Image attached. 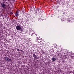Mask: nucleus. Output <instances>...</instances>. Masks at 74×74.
Returning <instances> with one entry per match:
<instances>
[{
    "instance_id": "f257e3e1",
    "label": "nucleus",
    "mask_w": 74,
    "mask_h": 74,
    "mask_svg": "<svg viewBox=\"0 0 74 74\" xmlns=\"http://www.w3.org/2000/svg\"><path fill=\"white\" fill-rule=\"evenodd\" d=\"M1 4V7H3V9L5 10V9L6 8V5H5L4 3H3Z\"/></svg>"
},
{
    "instance_id": "f03ea898",
    "label": "nucleus",
    "mask_w": 74,
    "mask_h": 74,
    "mask_svg": "<svg viewBox=\"0 0 74 74\" xmlns=\"http://www.w3.org/2000/svg\"><path fill=\"white\" fill-rule=\"evenodd\" d=\"M33 57L34 58V60H37V59H38V57L35 54H33Z\"/></svg>"
},
{
    "instance_id": "7ed1b4c3",
    "label": "nucleus",
    "mask_w": 74,
    "mask_h": 74,
    "mask_svg": "<svg viewBox=\"0 0 74 74\" xmlns=\"http://www.w3.org/2000/svg\"><path fill=\"white\" fill-rule=\"evenodd\" d=\"M5 61H7V62H10L11 60V59L8 58L7 57H6L5 58Z\"/></svg>"
},
{
    "instance_id": "20e7f679",
    "label": "nucleus",
    "mask_w": 74,
    "mask_h": 74,
    "mask_svg": "<svg viewBox=\"0 0 74 74\" xmlns=\"http://www.w3.org/2000/svg\"><path fill=\"white\" fill-rule=\"evenodd\" d=\"M16 29L17 30H21V27L19 25H17L16 27Z\"/></svg>"
},
{
    "instance_id": "39448f33",
    "label": "nucleus",
    "mask_w": 74,
    "mask_h": 74,
    "mask_svg": "<svg viewBox=\"0 0 74 74\" xmlns=\"http://www.w3.org/2000/svg\"><path fill=\"white\" fill-rule=\"evenodd\" d=\"M52 60L53 62L55 61V60H56V58H52Z\"/></svg>"
},
{
    "instance_id": "423d86ee",
    "label": "nucleus",
    "mask_w": 74,
    "mask_h": 74,
    "mask_svg": "<svg viewBox=\"0 0 74 74\" xmlns=\"http://www.w3.org/2000/svg\"><path fill=\"white\" fill-rule=\"evenodd\" d=\"M15 15V16H16V17H17L18 16H19V13H17L16 12Z\"/></svg>"
},
{
    "instance_id": "0eeeda50",
    "label": "nucleus",
    "mask_w": 74,
    "mask_h": 74,
    "mask_svg": "<svg viewBox=\"0 0 74 74\" xmlns=\"http://www.w3.org/2000/svg\"><path fill=\"white\" fill-rule=\"evenodd\" d=\"M19 12H20V10H17L16 12V13L19 14Z\"/></svg>"
},
{
    "instance_id": "6e6552de",
    "label": "nucleus",
    "mask_w": 74,
    "mask_h": 74,
    "mask_svg": "<svg viewBox=\"0 0 74 74\" xmlns=\"http://www.w3.org/2000/svg\"><path fill=\"white\" fill-rule=\"evenodd\" d=\"M41 40L40 39H39L38 40V42L39 43H40V42H41Z\"/></svg>"
},
{
    "instance_id": "1a4fd4ad",
    "label": "nucleus",
    "mask_w": 74,
    "mask_h": 74,
    "mask_svg": "<svg viewBox=\"0 0 74 74\" xmlns=\"http://www.w3.org/2000/svg\"><path fill=\"white\" fill-rule=\"evenodd\" d=\"M17 51L18 52H19V51H20V50H19V49H17Z\"/></svg>"
},
{
    "instance_id": "9d476101",
    "label": "nucleus",
    "mask_w": 74,
    "mask_h": 74,
    "mask_svg": "<svg viewBox=\"0 0 74 74\" xmlns=\"http://www.w3.org/2000/svg\"><path fill=\"white\" fill-rule=\"evenodd\" d=\"M10 13L11 14V15H12V14H13V13H12V12H10Z\"/></svg>"
},
{
    "instance_id": "9b49d317",
    "label": "nucleus",
    "mask_w": 74,
    "mask_h": 74,
    "mask_svg": "<svg viewBox=\"0 0 74 74\" xmlns=\"http://www.w3.org/2000/svg\"><path fill=\"white\" fill-rule=\"evenodd\" d=\"M20 51H22L23 52V50H20Z\"/></svg>"
},
{
    "instance_id": "f8f14e48",
    "label": "nucleus",
    "mask_w": 74,
    "mask_h": 74,
    "mask_svg": "<svg viewBox=\"0 0 74 74\" xmlns=\"http://www.w3.org/2000/svg\"><path fill=\"white\" fill-rule=\"evenodd\" d=\"M11 0V1H13V0Z\"/></svg>"
},
{
    "instance_id": "ddd939ff",
    "label": "nucleus",
    "mask_w": 74,
    "mask_h": 74,
    "mask_svg": "<svg viewBox=\"0 0 74 74\" xmlns=\"http://www.w3.org/2000/svg\"><path fill=\"white\" fill-rule=\"evenodd\" d=\"M32 34H33L32 33Z\"/></svg>"
}]
</instances>
